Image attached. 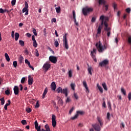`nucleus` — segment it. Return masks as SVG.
I'll use <instances>...</instances> for the list:
<instances>
[{"mask_svg": "<svg viewBox=\"0 0 131 131\" xmlns=\"http://www.w3.org/2000/svg\"><path fill=\"white\" fill-rule=\"evenodd\" d=\"M102 85L104 90V91H108V88H107V85H106V83H103Z\"/></svg>", "mask_w": 131, "mask_h": 131, "instance_id": "obj_31", "label": "nucleus"}, {"mask_svg": "<svg viewBox=\"0 0 131 131\" xmlns=\"http://www.w3.org/2000/svg\"><path fill=\"white\" fill-rule=\"evenodd\" d=\"M83 85L84 86L85 89V92L87 94H89L90 93V90H89V87H88V84L86 83V81H83Z\"/></svg>", "mask_w": 131, "mask_h": 131, "instance_id": "obj_12", "label": "nucleus"}, {"mask_svg": "<svg viewBox=\"0 0 131 131\" xmlns=\"http://www.w3.org/2000/svg\"><path fill=\"white\" fill-rule=\"evenodd\" d=\"M74 97L76 100H78V96H77L76 93L74 94Z\"/></svg>", "mask_w": 131, "mask_h": 131, "instance_id": "obj_51", "label": "nucleus"}, {"mask_svg": "<svg viewBox=\"0 0 131 131\" xmlns=\"http://www.w3.org/2000/svg\"><path fill=\"white\" fill-rule=\"evenodd\" d=\"M58 104H59V105H61V106H62L63 105V100H62V99H61V98H60L59 97H58Z\"/></svg>", "mask_w": 131, "mask_h": 131, "instance_id": "obj_26", "label": "nucleus"}, {"mask_svg": "<svg viewBox=\"0 0 131 131\" xmlns=\"http://www.w3.org/2000/svg\"><path fill=\"white\" fill-rule=\"evenodd\" d=\"M33 83V78L31 77V76L28 77V84L29 85H31Z\"/></svg>", "mask_w": 131, "mask_h": 131, "instance_id": "obj_16", "label": "nucleus"}, {"mask_svg": "<svg viewBox=\"0 0 131 131\" xmlns=\"http://www.w3.org/2000/svg\"><path fill=\"white\" fill-rule=\"evenodd\" d=\"M5 57L7 62H10V57L9 56V55H8V53L5 54Z\"/></svg>", "mask_w": 131, "mask_h": 131, "instance_id": "obj_30", "label": "nucleus"}, {"mask_svg": "<svg viewBox=\"0 0 131 131\" xmlns=\"http://www.w3.org/2000/svg\"><path fill=\"white\" fill-rule=\"evenodd\" d=\"M71 88L73 91H75V83H72L71 84Z\"/></svg>", "mask_w": 131, "mask_h": 131, "instance_id": "obj_33", "label": "nucleus"}, {"mask_svg": "<svg viewBox=\"0 0 131 131\" xmlns=\"http://www.w3.org/2000/svg\"><path fill=\"white\" fill-rule=\"evenodd\" d=\"M45 127L46 128V131H51V129L50 128V127L49 126L48 124L45 125Z\"/></svg>", "mask_w": 131, "mask_h": 131, "instance_id": "obj_34", "label": "nucleus"}, {"mask_svg": "<svg viewBox=\"0 0 131 131\" xmlns=\"http://www.w3.org/2000/svg\"><path fill=\"white\" fill-rule=\"evenodd\" d=\"M13 91L15 95L19 94V88L17 86H14L13 88Z\"/></svg>", "mask_w": 131, "mask_h": 131, "instance_id": "obj_17", "label": "nucleus"}, {"mask_svg": "<svg viewBox=\"0 0 131 131\" xmlns=\"http://www.w3.org/2000/svg\"><path fill=\"white\" fill-rule=\"evenodd\" d=\"M24 61V58L23 56H20L19 58V63H22Z\"/></svg>", "mask_w": 131, "mask_h": 131, "instance_id": "obj_40", "label": "nucleus"}, {"mask_svg": "<svg viewBox=\"0 0 131 131\" xmlns=\"http://www.w3.org/2000/svg\"><path fill=\"white\" fill-rule=\"evenodd\" d=\"M63 46L64 49H66V33H64L63 35Z\"/></svg>", "mask_w": 131, "mask_h": 131, "instance_id": "obj_24", "label": "nucleus"}, {"mask_svg": "<svg viewBox=\"0 0 131 131\" xmlns=\"http://www.w3.org/2000/svg\"><path fill=\"white\" fill-rule=\"evenodd\" d=\"M43 68L45 69L46 71H48L50 68H51V64L48 62H46L44 65L43 66Z\"/></svg>", "mask_w": 131, "mask_h": 131, "instance_id": "obj_11", "label": "nucleus"}, {"mask_svg": "<svg viewBox=\"0 0 131 131\" xmlns=\"http://www.w3.org/2000/svg\"><path fill=\"white\" fill-rule=\"evenodd\" d=\"M73 16L74 19V22L77 26H78V23L76 22V17L75 15V11H73Z\"/></svg>", "mask_w": 131, "mask_h": 131, "instance_id": "obj_21", "label": "nucleus"}, {"mask_svg": "<svg viewBox=\"0 0 131 131\" xmlns=\"http://www.w3.org/2000/svg\"><path fill=\"white\" fill-rule=\"evenodd\" d=\"M25 7L23 9L22 12L23 13H25L26 12L25 15H28V3H27V2H25Z\"/></svg>", "mask_w": 131, "mask_h": 131, "instance_id": "obj_6", "label": "nucleus"}, {"mask_svg": "<svg viewBox=\"0 0 131 131\" xmlns=\"http://www.w3.org/2000/svg\"><path fill=\"white\" fill-rule=\"evenodd\" d=\"M69 102H71V99H70V98L68 97L67 98L66 102L67 103H69Z\"/></svg>", "mask_w": 131, "mask_h": 131, "instance_id": "obj_57", "label": "nucleus"}, {"mask_svg": "<svg viewBox=\"0 0 131 131\" xmlns=\"http://www.w3.org/2000/svg\"><path fill=\"white\" fill-rule=\"evenodd\" d=\"M48 94V88H46L42 94V99H45L46 95Z\"/></svg>", "mask_w": 131, "mask_h": 131, "instance_id": "obj_23", "label": "nucleus"}, {"mask_svg": "<svg viewBox=\"0 0 131 131\" xmlns=\"http://www.w3.org/2000/svg\"><path fill=\"white\" fill-rule=\"evenodd\" d=\"M52 124L53 127H56L57 122H56V116L55 115H52Z\"/></svg>", "mask_w": 131, "mask_h": 131, "instance_id": "obj_7", "label": "nucleus"}, {"mask_svg": "<svg viewBox=\"0 0 131 131\" xmlns=\"http://www.w3.org/2000/svg\"><path fill=\"white\" fill-rule=\"evenodd\" d=\"M50 88L52 91H56V89H57L56 83H55L54 81L52 82L51 84Z\"/></svg>", "mask_w": 131, "mask_h": 131, "instance_id": "obj_14", "label": "nucleus"}, {"mask_svg": "<svg viewBox=\"0 0 131 131\" xmlns=\"http://www.w3.org/2000/svg\"><path fill=\"white\" fill-rule=\"evenodd\" d=\"M13 67L16 68L17 67V61H13Z\"/></svg>", "mask_w": 131, "mask_h": 131, "instance_id": "obj_54", "label": "nucleus"}, {"mask_svg": "<svg viewBox=\"0 0 131 131\" xmlns=\"http://www.w3.org/2000/svg\"><path fill=\"white\" fill-rule=\"evenodd\" d=\"M121 92L122 94H123V95H124V96H126V91H125V90H124L123 89V88H121Z\"/></svg>", "mask_w": 131, "mask_h": 131, "instance_id": "obj_29", "label": "nucleus"}, {"mask_svg": "<svg viewBox=\"0 0 131 131\" xmlns=\"http://www.w3.org/2000/svg\"><path fill=\"white\" fill-rule=\"evenodd\" d=\"M8 103H6L5 105L7 106H8L9 105H10V104H11V100H8Z\"/></svg>", "mask_w": 131, "mask_h": 131, "instance_id": "obj_58", "label": "nucleus"}, {"mask_svg": "<svg viewBox=\"0 0 131 131\" xmlns=\"http://www.w3.org/2000/svg\"><path fill=\"white\" fill-rule=\"evenodd\" d=\"M96 47L99 53H103L107 48L106 47V46L102 45L101 42H98L96 43Z\"/></svg>", "mask_w": 131, "mask_h": 131, "instance_id": "obj_1", "label": "nucleus"}, {"mask_svg": "<svg viewBox=\"0 0 131 131\" xmlns=\"http://www.w3.org/2000/svg\"><path fill=\"white\" fill-rule=\"evenodd\" d=\"M128 98L129 101H130L131 100V93L129 92V94H128Z\"/></svg>", "mask_w": 131, "mask_h": 131, "instance_id": "obj_55", "label": "nucleus"}, {"mask_svg": "<svg viewBox=\"0 0 131 131\" xmlns=\"http://www.w3.org/2000/svg\"><path fill=\"white\" fill-rule=\"evenodd\" d=\"M95 131H101V126L98 123H96L92 125Z\"/></svg>", "mask_w": 131, "mask_h": 131, "instance_id": "obj_8", "label": "nucleus"}, {"mask_svg": "<svg viewBox=\"0 0 131 131\" xmlns=\"http://www.w3.org/2000/svg\"><path fill=\"white\" fill-rule=\"evenodd\" d=\"M106 2H105V0H99V5H105Z\"/></svg>", "mask_w": 131, "mask_h": 131, "instance_id": "obj_35", "label": "nucleus"}, {"mask_svg": "<svg viewBox=\"0 0 131 131\" xmlns=\"http://www.w3.org/2000/svg\"><path fill=\"white\" fill-rule=\"evenodd\" d=\"M92 22H95L96 21V18L95 17H92V20H91Z\"/></svg>", "mask_w": 131, "mask_h": 131, "instance_id": "obj_64", "label": "nucleus"}, {"mask_svg": "<svg viewBox=\"0 0 131 131\" xmlns=\"http://www.w3.org/2000/svg\"><path fill=\"white\" fill-rule=\"evenodd\" d=\"M109 64V60L108 59H104L102 61L99 62V66L100 67H105L106 65H108Z\"/></svg>", "mask_w": 131, "mask_h": 131, "instance_id": "obj_5", "label": "nucleus"}, {"mask_svg": "<svg viewBox=\"0 0 131 131\" xmlns=\"http://www.w3.org/2000/svg\"><path fill=\"white\" fill-rule=\"evenodd\" d=\"M97 86L99 91V92H100V93H103V88H102V87L98 83L97 84Z\"/></svg>", "mask_w": 131, "mask_h": 131, "instance_id": "obj_27", "label": "nucleus"}, {"mask_svg": "<svg viewBox=\"0 0 131 131\" xmlns=\"http://www.w3.org/2000/svg\"><path fill=\"white\" fill-rule=\"evenodd\" d=\"M55 10L57 14H59V13H61V8H60V7H56Z\"/></svg>", "mask_w": 131, "mask_h": 131, "instance_id": "obj_32", "label": "nucleus"}, {"mask_svg": "<svg viewBox=\"0 0 131 131\" xmlns=\"http://www.w3.org/2000/svg\"><path fill=\"white\" fill-rule=\"evenodd\" d=\"M83 114H84V112L83 111H77L76 112V114L75 115V116L74 117H72L71 118V119L72 120H75V119H76L77 118V117H78V116L80 115H83Z\"/></svg>", "mask_w": 131, "mask_h": 131, "instance_id": "obj_3", "label": "nucleus"}, {"mask_svg": "<svg viewBox=\"0 0 131 131\" xmlns=\"http://www.w3.org/2000/svg\"><path fill=\"white\" fill-rule=\"evenodd\" d=\"M19 43L21 47H24V41L20 40L19 41Z\"/></svg>", "mask_w": 131, "mask_h": 131, "instance_id": "obj_39", "label": "nucleus"}, {"mask_svg": "<svg viewBox=\"0 0 131 131\" xmlns=\"http://www.w3.org/2000/svg\"><path fill=\"white\" fill-rule=\"evenodd\" d=\"M29 102L31 104H33L35 101H34V99H31L29 100Z\"/></svg>", "mask_w": 131, "mask_h": 131, "instance_id": "obj_62", "label": "nucleus"}, {"mask_svg": "<svg viewBox=\"0 0 131 131\" xmlns=\"http://www.w3.org/2000/svg\"><path fill=\"white\" fill-rule=\"evenodd\" d=\"M56 92L58 93V94H60V93H61V94H63L65 97H66V88L62 90L61 87H59L57 89Z\"/></svg>", "mask_w": 131, "mask_h": 131, "instance_id": "obj_4", "label": "nucleus"}, {"mask_svg": "<svg viewBox=\"0 0 131 131\" xmlns=\"http://www.w3.org/2000/svg\"><path fill=\"white\" fill-rule=\"evenodd\" d=\"M104 19H105V16L101 15L100 17V20H101V21H104Z\"/></svg>", "mask_w": 131, "mask_h": 131, "instance_id": "obj_53", "label": "nucleus"}, {"mask_svg": "<svg viewBox=\"0 0 131 131\" xmlns=\"http://www.w3.org/2000/svg\"><path fill=\"white\" fill-rule=\"evenodd\" d=\"M35 56L36 57H39V53H38V51L37 50V49H36L35 50Z\"/></svg>", "mask_w": 131, "mask_h": 131, "instance_id": "obj_47", "label": "nucleus"}, {"mask_svg": "<svg viewBox=\"0 0 131 131\" xmlns=\"http://www.w3.org/2000/svg\"><path fill=\"white\" fill-rule=\"evenodd\" d=\"M21 123L23 125H25V124H27V122L25 120H21Z\"/></svg>", "mask_w": 131, "mask_h": 131, "instance_id": "obj_45", "label": "nucleus"}, {"mask_svg": "<svg viewBox=\"0 0 131 131\" xmlns=\"http://www.w3.org/2000/svg\"><path fill=\"white\" fill-rule=\"evenodd\" d=\"M33 46L34 48H37V42H36V40L33 41Z\"/></svg>", "mask_w": 131, "mask_h": 131, "instance_id": "obj_38", "label": "nucleus"}, {"mask_svg": "<svg viewBox=\"0 0 131 131\" xmlns=\"http://www.w3.org/2000/svg\"><path fill=\"white\" fill-rule=\"evenodd\" d=\"M104 30L107 31V36L109 37L111 35V28H104Z\"/></svg>", "mask_w": 131, "mask_h": 131, "instance_id": "obj_15", "label": "nucleus"}, {"mask_svg": "<svg viewBox=\"0 0 131 131\" xmlns=\"http://www.w3.org/2000/svg\"><path fill=\"white\" fill-rule=\"evenodd\" d=\"M93 9L89 7H86L82 9V13L84 16H86L90 12H93Z\"/></svg>", "mask_w": 131, "mask_h": 131, "instance_id": "obj_2", "label": "nucleus"}, {"mask_svg": "<svg viewBox=\"0 0 131 131\" xmlns=\"http://www.w3.org/2000/svg\"><path fill=\"white\" fill-rule=\"evenodd\" d=\"M54 45L57 48L59 47V42H58V40H56L54 42Z\"/></svg>", "mask_w": 131, "mask_h": 131, "instance_id": "obj_44", "label": "nucleus"}, {"mask_svg": "<svg viewBox=\"0 0 131 131\" xmlns=\"http://www.w3.org/2000/svg\"><path fill=\"white\" fill-rule=\"evenodd\" d=\"M97 120H98V121L100 126H103V120H102V118H101L99 117H98Z\"/></svg>", "mask_w": 131, "mask_h": 131, "instance_id": "obj_22", "label": "nucleus"}, {"mask_svg": "<svg viewBox=\"0 0 131 131\" xmlns=\"http://www.w3.org/2000/svg\"><path fill=\"white\" fill-rule=\"evenodd\" d=\"M104 24L105 28H109V27H108V24L107 23L104 22Z\"/></svg>", "mask_w": 131, "mask_h": 131, "instance_id": "obj_59", "label": "nucleus"}, {"mask_svg": "<svg viewBox=\"0 0 131 131\" xmlns=\"http://www.w3.org/2000/svg\"><path fill=\"white\" fill-rule=\"evenodd\" d=\"M26 64H27L29 67V68H31V69H32V70H34V68H33V67L31 66V65L30 64V62L27 60V59H25V60Z\"/></svg>", "mask_w": 131, "mask_h": 131, "instance_id": "obj_18", "label": "nucleus"}, {"mask_svg": "<svg viewBox=\"0 0 131 131\" xmlns=\"http://www.w3.org/2000/svg\"><path fill=\"white\" fill-rule=\"evenodd\" d=\"M49 60L52 63L56 64V63H57V57L56 56H50L49 57Z\"/></svg>", "mask_w": 131, "mask_h": 131, "instance_id": "obj_9", "label": "nucleus"}, {"mask_svg": "<svg viewBox=\"0 0 131 131\" xmlns=\"http://www.w3.org/2000/svg\"><path fill=\"white\" fill-rule=\"evenodd\" d=\"M35 128L37 130V131H41L40 130V126H38V123L37 121L36 120L34 122Z\"/></svg>", "mask_w": 131, "mask_h": 131, "instance_id": "obj_13", "label": "nucleus"}, {"mask_svg": "<svg viewBox=\"0 0 131 131\" xmlns=\"http://www.w3.org/2000/svg\"><path fill=\"white\" fill-rule=\"evenodd\" d=\"M26 110L28 113H30L32 111L31 108L28 107L26 108Z\"/></svg>", "mask_w": 131, "mask_h": 131, "instance_id": "obj_41", "label": "nucleus"}, {"mask_svg": "<svg viewBox=\"0 0 131 131\" xmlns=\"http://www.w3.org/2000/svg\"><path fill=\"white\" fill-rule=\"evenodd\" d=\"M0 101L1 102V105H4L5 104V98L3 97L0 99Z\"/></svg>", "mask_w": 131, "mask_h": 131, "instance_id": "obj_37", "label": "nucleus"}, {"mask_svg": "<svg viewBox=\"0 0 131 131\" xmlns=\"http://www.w3.org/2000/svg\"><path fill=\"white\" fill-rule=\"evenodd\" d=\"M113 7L115 10V11H116V10H117V4H116V3H114L113 4Z\"/></svg>", "mask_w": 131, "mask_h": 131, "instance_id": "obj_36", "label": "nucleus"}, {"mask_svg": "<svg viewBox=\"0 0 131 131\" xmlns=\"http://www.w3.org/2000/svg\"><path fill=\"white\" fill-rule=\"evenodd\" d=\"M124 123H123V122L121 123V126H120V127L121 128H122V127H123V128H124Z\"/></svg>", "mask_w": 131, "mask_h": 131, "instance_id": "obj_61", "label": "nucleus"}, {"mask_svg": "<svg viewBox=\"0 0 131 131\" xmlns=\"http://www.w3.org/2000/svg\"><path fill=\"white\" fill-rule=\"evenodd\" d=\"M107 119L110 120V113H107Z\"/></svg>", "mask_w": 131, "mask_h": 131, "instance_id": "obj_63", "label": "nucleus"}, {"mask_svg": "<svg viewBox=\"0 0 131 131\" xmlns=\"http://www.w3.org/2000/svg\"><path fill=\"white\" fill-rule=\"evenodd\" d=\"M33 33H34L35 36H37V33L36 32V30L34 28L33 29Z\"/></svg>", "mask_w": 131, "mask_h": 131, "instance_id": "obj_42", "label": "nucleus"}, {"mask_svg": "<svg viewBox=\"0 0 131 131\" xmlns=\"http://www.w3.org/2000/svg\"><path fill=\"white\" fill-rule=\"evenodd\" d=\"M10 90H7L6 91H5V94L7 96H9V95H10Z\"/></svg>", "mask_w": 131, "mask_h": 131, "instance_id": "obj_46", "label": "nucleus"}, {"mask_svg": "<svg viewBox=\"0 0 131 131\" xmlns=\"http://www.w3.org/2000/svg\"><path fill=\"white\" fill-rule=\"evenodd\" d=\"M20 36V35H19V33H15V39L16 41L19 39V37Z\"/></svg>", "mask_w": 131, "mask_h": 131, "instance_id": "obj_28", "label": "nucleus"}, {"mask_svg": "<svg viewBox=\"0 0 131 131\" xmlns=\"http://www.w3.org/2000/svg\"><path fill=\"white\" fill-rule=\"evenodd\" d=\"M126 12L127 13H130V8H128L126 9Z\"/></svg>", "mask_w": 131, "mask_h": 131, "instance_id": "obj_60", "label": "nucleus"}, {"mask_svg": "<svg viewBox=\"0 0 131 131\" xmlns=\"http://www.w3.org/2000/svg\"><path fill=\"white\" fill-rule=\"evenodd\" d=\"M107 106H108V109L111 110V109H112V108H111V102H110V101H108L107 102Z\"/></svg>", "mask_w": 131, "mask_h": 131, "instance_id": "obj_43", "label": "nucleus"}, {"mask_svg": "<svg viewBox=\"0 0 131 131\" xmlns=\"http://www.w3.org/2000/svg\"><path fill=\"white\" fill-rule=\"evenodd\" d=\"M25 55H28L29 54V52L28 51L27 49H26L25 50Z\"/></svg>", "mask_w": 131, "mask_h": 131, "instance_id": "obj_56", "label": "nucleus"}, {"mask_svg": "<svg viewBox=\"0 0 131 131\" xmlns=\"http://www.w3.org/2000/svg\"><path fill=\"white\" fill-rule=\"evenodd\" d=\"M26 78L25 77H23L21 79V83H24V82H25V80H26Z\"/></svg>", "mask_w": 131, "mask_h": 131, "instance_id": "obj_49", "label": "nucleus"}, {"mask_svg": "<svg viewBox=\"0 0 131 131\" xmlns=\"http://www.w3.org/2000/svg\"><path fill=\"white\" fill-rule=\"evenodd\" d=\"M96 52H97V50L96 49H93V51H91V56L92 58H95L96 56Z\"/></svg>", "mask_w": 131, "mask_h": 131, "instance_id": "obj_20", "label": "nucleus"}, {"mask_svg": "<svg viewBox=\"0 0 131 131\" xmlns=\"http://www.w3.org/2000/svg\"><path fill=\"white\" fill-rule=\"evenodd\" d=\"M74 109H75L74 108V107H72V108L69 111V114H71V113H72V112H73V110H74Z\"/></svg>", "mask_w": 131, "mask_h": 131, "instance_id": "obj_52", "label": "nucleus"}, {"mask_svg": "<svg viewBox=\"0 0 131 131\" xmlns=\"http://www.w3.org/2000/svg\"><path fill=\"white\" fill-rule=\"evenodd\" d=\"M102 28L103 27L102 26H99L97 29V32L96 34V37H99L100 36V34H101V32L102 31Z\"/></svg>", "mask_w": 131, "mask_h": 131, "instance_id": "obj_10", "label": "nucleus"}, {"mask_svg": "<svg viewBox=\"0 0 131 131\" xmlns=\"http://www.w3.org/2000/svg\"><path fill=\"white\" fill-rule=\"evenodd\" d=\"M88 73H89L90 75H93L92 71H94V70L93 69V68L92 67H90L89 66H88Z\"/></svg>", "mask_w": 131, "mask_h": 131, "instance_id": "obj_19", "label": "nucleus"}, {"mask_svg": "<svg viewBox=\"0 0 131 131\" xmlns=\"http://www.w3.org/2000/svg\"><path fill=\"white\" fill-rule=\"evenodd\" d=\"M73 71L72 70H70L68 73V76H69V78H71L72 77V73Z\"/></svg>", "mask_w": 131, "mask_h": 131, "instance_id": "obj_25", "label": "nucleus"}, {"mask_svg": "<svg viewBox=\"0 0 131 131\" xmlns=\"http://www.w3.org/2000/svg\"><path fill=\"white\" fill-rule=\"evenodd\" d=\"M128 43H129L131 46V36H129L128 37Z\"/></svg>", "mask_w": 131, "mask_h": 131, "instance_id": "obj_50", "label": "nucleus"}, {"mask_svg": "<svg viewBox=\"0 0 131 131\" xmlns=\"http://www.w3.org/2000/svg\"><path fill=\"white\" fill-rule=\"evenodd\" d=\"M11 5L12 6H15L16 5V0H12L11 1Z\"/></svg>", "mask_w": 131, "mask_h": 131, "instance_id": "obj_48", "label": "nucleus"}]
</instances>
